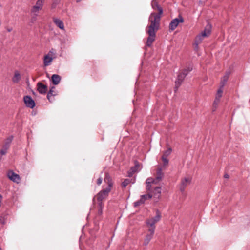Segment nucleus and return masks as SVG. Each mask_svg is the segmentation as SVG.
Wrapping results in <instances>:
<instances>
[{
    "label": "nucleus",
    "instance_id": "4c0bfd02",
    "mask_svg": "<svg viewBox=\"0 0 250 250\" xmlns=\"http://www.w3.org/2000/svg\"><path fill=\"white\" fill-rule=\"evenodd\" d=\"M81 1H82V0H76L77 3L80 2Z\"/></svg>",
    "mask_w": 250,
    "mask_h": 250
},
{
    "label": "nucleus",
    "instance_id": "72a5a7b5",
    "mask_svg": "<svg viewBox=\"0 0 250 250\" xmlns=\"http://www.w3.org/2000/svg\"><path fill=\"white\" fill-rule=\"evenodd\" d=\"M102 182V179L101 178H98V179L97 180V184L100 185L101 184Z\"/></svg>",
    "mask_w": 250,
    "mask_h": 250
},
{
    "label": "nucleus",
    "instance_id": "20e7f679",
    "mask_svg": "<svg viewBox=\"0 0 250 250\" xmlns=\"http://www.w3.org/2000/svg\"><path fill=\"white\" fill-rule=\"evenodd\" d=\"M161 218L160 213L157 211L156 215L154 217H150L146 220V226L148 229V231H155V225Z\"/></svg>",
    "mask_w": 250,
    "mask_h": 250
},
{
    "label": "nucleus",
    "instance_id": "c756f323",
    "mask_svg": "<svg viewBox=\"0 0 250 250\" xmlns=\"http://www.w3.org/2000/svg\"><path fill=\"white\" fill-rule=\"evenodd\" d=\"M130 181L129 179H125L122 183V186L125 188L129 183Z\"/></svg>",
    "mask_w": 250,
    "mask_h": 250
},
{
    "label": "nucleus",
    "instance_id": "6e6552de",
    "mask_svg": "<svg viewBox=\"0 0 250 250\" xmlns=\"http://www.w3.org/2000/svg\"><path fill=\"white\" fill-rule=\"evenodd\" d=\"M152 197V195L150 193H148L146 195H143L141 196V198L139 200L135 202L134 203V207H136L143 204L145 201L147 199H150Z\"/></svg>",
    "mask_w": 250,
    "mask_h": 250
},
{
    "label": "nucleus",
    "instance_id": "4468645a",
    "mask_svg": "<svg viewBox=\"0 0 250 250\" xmlns=\"http://www.w3.org/2000/svg\"><path fill=\"white\" fill-rule=\"evenodd\" d=\"M154 234V231H148V233L146 235L143 242V245L144 246H147L149 244V242L152 238Z\"/></svg>",
    "mask_w": 250,
    "mask_h": 250
},
{
    "label": "nucleus",
    "instance_id": "412c9836",
    "mask_svg": "<svg viewBox=\"0 0 250 250\" xmlns=\"http://www.w3.org/2000/svg\"><path fill=\"white\" fill-rule=\"evenodd\" d=\"M42 8L41 7L34 5L31 9V12L34 16L36 17L38 16L39 12L42 10Z\"/></svg>",
    "mask_w": 250,
    "mask_h": 250
},
{
    "label": "nucleus",
    "instance_id": "f03ea898",
    "mask_svg": "<svg viewBox=\"0 0 250 250\" xmlns=\"http://www.w3.org/2000/svg\"><path fill=\"white\" fill-rule=\"evenodd\" d=\"M163 176L162 169H159L156 173V178H148L146 180V190L148 193L152 195V197L159 199L161 196V188L159 187H155V185L159 182Z\"/></svg>",
    "mask_w": 250,
    "mask_h": 250
},
{
    "label": "nucleus",
    "instance_id": "a878e982",
    "mask_svg": "<svg viewBox=\"0 0 250 250\" xmlns=\"http://www.w3.org/2000/svg\"><path fill=\"white\" fill-rule=\"evenodd\" d=\"M45 1V0H37L35 5L42 8Z\"/></svg>",
    "mask_w": 250,
    "mask_h": 250
},
{
    "label": "nucleus",
    "instance_id": "0eeeda50",
    "mask_svg": "<svg viewBox=\"0 0 250 250\" xmlns=\"http://www.w3.org/2000/svg\"><path fill=\"white\" fill-rule=\"evenodd\" d=\"M152 197V195L150 193H148L146 195H143L141 196V198L139 200L135 202L134 203V207H136L143 204L145 201L147 199H150Z\"/></svg>",
    "mask_w": 250,
    "mask_h": 250
},
{
    "label": "nucleus",
    "instance_id": "a211bd4d",
    "mask_svg": "<svg viewBox=\"0 0 250 250\" xmlns=\"http://www.w3.org/2000/svg\"><path fill=\"white\" fill-rule=\"evenodd\" d=\"M61 78L57 74H53L51 77V80L54 85H57L60 82Z\"/></svg>",
    "mask_w": 250,
    "mask_h": 250
},
{
    "label": "nucleus",
    "instance_id": "9d476101",
    "mask_svg": "<svg viewBox=\"0 0 250 250\" xmlns=\"http://www.w3.org/2000/svg\"><path fill=\"white\" fill-rule=\"evenodd\" d=\"M191 181V178L190 177H185L181 181L180 186V190L183 191L185 190V188L189 185Z\"/></svg>",
    "mask_w": 250,
    "mask_h": 250
},
{
    "label": "nucleus",
    "instance_id": "7c9ffc66",
    "mask_svg": "<svg viewBox=\"0 0 250 250\" xmlns=\"http://www.w3.org/2000/svg\"><path fill=\"white\" fill-rule=\"evenodd\" d=\"M192 70V66H188L186 69H184L183 70V72H184L185 73L188 72V73L189 72H190Z\"/></svg>",
    "mask_w": 250,
    "mask_h": 250
},
{
    "label": "nucleus",
    "instance_id": "b1692460",
    "mask_svg": "<svg viewBox=\"0 0 250 250\" xmlns=\"http://www.w3.org/2000/svg\"><path fill=\"white\" fill-rule=\"evenodd\" d=\"M55 87L52 86L47 93V98L49 101L50 100V98L51 96H55L56 95V92L55 91Z\"/></svg>",
    "mask_w": 250,
    "mask_h": 250
},
{
    "label": "nucleus",
    "instance_id": "4be33fe9",
    "mask_svg": "<svg viewBox=\"0 0 250 250\" xmlns=\"http://www.w3.org/2000/svg\"><path fill=\"white\" fill-rule=\"evenodd\" d=\"M204 39V38L203 37H202L200 34H199L196 37L194 45L195 46L196 48L198 47V45L201 43Z\"/></svg>",
    "mask_w": 250,
    "mask_h": 250
},
{
    "label": "nucleus",
    "instance_id": "bb28decb",
    "mask_svg": "<svg viewBox=\"0 0 250 250\" xmlns=\"http://www.w3.org/2000/svg\"><path fill=\"white\" fill-rule=\"evenodd\" d=\"M171 151L172 149L170 148H168L163 152V155L167 157L171 154Z\"/></svg>",
    "mask_w": 250,
    "mask_h": 250
},
{
    "label": "nucleus",
    "instance_id": "c85d7f7f",
    "mask_svg": "<svg viewBox=\"0 0 250 250\" xmlns=\"http://www.w3.org/2000/svg\"><path fill=\"white\" fill-rule=\"evenodd\" d=\"M220 100L215 99L213 104V106L214 108V110L217 108L219 103H220Z\"/></svg>",
    "mask_w": 250,
    "mask_h": 250
},
{
    "label": "nucleus",
    "instance_id": "1a4fd4ad",
    "mask_svg": "<svg viewBox=\"0 0 250 250\" xmlns=\"http://www.w3.org/2000/svg\"><path fill=\"white\" fill-rule=\"evenodd\" d=\"M23 100L26 106L30 108H33L35 106L34 101L30 96H25L23 98Z\"/></svg>",
    "mask_w": 250,
    "mask_h": 250
},
{
    "label": "nucleus",
    "instance_id": "cd10ccee",
    "mask_svg": "<svg viewBox=\"0 0 250 250\" xmlns=\"http://www.w3.org/2000/svg\"><path fill=\"white\" fill-rule=\"evenodd\" d=\"M8 149V148H5L2 146V148L0 151V156L1 157L2 155H5L7 152Z\"/></svg>",
    "mask_w": 250,
    "mask_h": 250
},
{
    "label": "nucleus",
    "instance_id": "6ab92c4d",
    "mask_svg": "<svg viewBox=\"0 0 250 250\" xmlns=\"http://www.w3.org/2000/svg\"><path fill=\"white\" fill-rule=\"evenodd\" d=\"M53 61V58L48 54L46 55L44 57L43 64L45 66H48Z\"/></svg>",
    "mask_w": 250,
    "mask_h": 250
},
{
    "label": "nucleus",
    "instance_id": "ea45409f",
    "mask_svg": "<svg viewBox=\"0 0 250 250\" xmlns=\"http://www.w3.org/2000/svg\"><path fill=\"white\" fill-rule=\"evenodd\" d=\"M55 0L56 1V2H57V3L58 2L57 1V0Z\"/></svg>",
    "mask_w": 250,
    "mask_h": 250
},
{
    "label": "nucleus",
    "instance_id": "5701e85b",
    "mask_svg": "<svg viewBox=\"0 0 250 250\" xmlns=\"http://www.w3.org/2000/svg\"><path fill=\"white\" fill-rule=\"evenodd\" d=\"M21 79V75L18 71H16L14 76L12 78V81L14 83H18Z\"/></svg>",
    "mask_w": 250,
    "mask_h": 250
},
{
    "label": "nucleus",
    "instance_id": "39448f33",
    "mask_svg": "<svg viewBox=\"0 0 250 250\" xmlns=\"http://www.w3.org/2000/svg\"><path fill=\"white\" fill-rule=\"evenodd\" d=\"M8 178L13 182L17 184L21 181V177L19 174L15 173L13 170H9L7 173Z\"/></svg>",
    "mask_w": 250,
    "mask_h": 250
},
{
    "label": "nucleus",
    "instance_id": "f704fd0d",
    "mask_svg": "<svg viewBox=\"0 0 250 250\" xmlns=\"http://www.w3.org/2000/svg\"><path fill=\"white\" fill-rule=\"evenodd\" d=\"M0 221L2 224L5 223L4 219L2 218L1 217L0 218Z\"/></svg>",
    "mask_w": 250,
    "mask_h": 250
},
{
    "label": "nucleus",
    "instance_id": "58836bf2",
    "mask_svg": "<svg viewBox=\"0 0 250 250\" xmlns=\"http://www.w3.org/2000/svg\"><path fill=\"white\" fill-rule=\"evenodd\" d=\"M92 201H93V202H94V197L92 199Z\"/></svg>",
    "mask_w": 250,
    "mask_h": 250
},
{
    "label": "nucleus",
    "instance_id": "f257e3e1",
    "mask_svg": "<svg viewBox=\"0 0 250 250\" xmlns=\"http://www.w3.org/2000/svg\"><path fill=\"white\" fill-rule=\"evenodd\" d=\"M151 5L154 9H157L159 14L152 13L149 17L150 24L146 29V31L149 35L146 42V45L148 46H151L155 39L156 32L159 28L161 15L163 13L162 9L158 6L157 2L155 0L152 1Z\"/></svg>",
    "mask_w": 250,
    "mask_h": 250
},
{
    "label": "nucleus",
    "instance_id": "2f4dec72",
    "mask_svg": "<svg viewBox=\"0 0 250 250\" xmlns=\"http://www.w3.org/2000/svg\"><path fill=\"white\" fill-rule=\"evenodd\" d=\"M223 91V87H222V85H220V88L217 90V94H219L222 95Z\"/></svg>",
    "mask_w": 250,
    "mask_h": 250
},
{
    "label": "nucleus",
    "instance_id": "2eb2a0df",
    "mask_svg": "<svg viewBox=\"0 0 250 250\" xmlns=\"http://www.w3.org/2000/svg\"><path fill=\"white\" fill-rule=\"evenodd\" d=\"M53 21L54 23L55 24V25L59 27L60 29L64 30V24L61 19L54 17L53 18Z\"/></svg>",
    "mask_w": 250,
    "mask_h": 250
},
{
    "label": "nucleus",
    "instance_id": "a19ab883",
    "mask_svg": "<svg viewBox=\"0 0 250 250\" xmlns=\"http://www.w3.org/2000/svg\"><path fill=\"white\" fill-rule=\"evenodd\" d=\"M0 250H1V248H0Z\"/></svg>",
    "mask_w": 250,
    "mask_h": 250
},
{
    "label": "nucleus",
    "instance_id": "7ed1b4c3",
    "mask_svg": "<svg viewBox=\"0 0 250 250\" xmlns=\"http://www.w3.org/2000/svg\"><path fill=\"white\" fill-rule=\"evenodd\" d=\"M104 181L108 184V187L105 189L101 191L97 195V200L99 202V208L98 213L100 215L102 212L103 204L102 201L104 200L107 196L108 193L111 190L112 186V180L109 175L106 174Z\"/></svg>",
    "mask_w": 250,
    "mask_h": 250
},
{
    "label": "nucleus",
    "instance_id": "f8f14e48",
    "mask_svg": "<svg viewBox=\"0 0 250 250\" xmlns=\"http://www.w3.org/2000/svg\"><path fill=\"white\" fill-rule=\"evenodd\" d=\"M187 74H188V72L185 73L183 71L181 73H180L178 75V77L175 81V86L177 88L181 84L183 80H184V78L186 77V76Z\"/></svg>",
    "mask_w": 250,
    "mask_h": 250
},
{
    "label": "nucleus",
    "instance_id": "393cba45",
    "mask_svg": "<svg viewBox=\"0 0 250 250\" xmlns=\"http://www.w3.org/2000/svg\"><path fill=\"white\" fill-rule=\"evenodd\" d=\"M229 75V72H227L226 74L223 77L221 80L220 85L222 87H224L226 83L227 82Z\"/></svg>",
    "mask_w": 250,
    "mask_h": 250
},
{
    "label": "nucleus",
    "instance_id": "e433bc0d",
    "mask_svg": "<svg viewBox=\"0 0 250 250\" xmlns=\"http://www.w3.org/2000/svg\"><path fill=\"white\" fill-rule=\"evenodd\" d=\"M7 30L8 32H10L12 30V28H8Z\"/></svg>",
    "mask_w": 250,
    "mask_h": 250
},
{
    "label": "nucleus",
    "instance_id": "aec40b11",
    "mask_svg": "<svg viewBox=\"0 0 250 250\" xmlns=\"http://www.w3.org/2000/svg\"><path fill=\"white\" fill-rule=\"evenodd\" d=\"M13 139V136H10L7 138H6L4 141V143L3 145V146L4 147L9 149L10 146V144Z\"/></svg>",
    "mask_w": 250,
    "mask_h": 250
},
{
    "label": "nucleus",
    "instance_id": "ddd939ff",
    "mask_svg": "<svg viewBox=\"0 0 250 250\" xmlns=\"http://www.w3.org/2000/svg\"><path fill=\"white\" fill-rule=\"evenodd\" d=\"M37 90L38 92L42 94H45L46 93L47 91V86L43 84L41 82H39L37 83Z\"/></svg>",
    "mask_w": 250,
    "mask_h": 250
},
{
    "label": "nucleus",
    "instance_id": "f3484780",
    "mask_svg": "<svg viewBox=\"0 0 250 250\" xmlns=\"http://www.w3.org/2000/svg\"><path fill=\"white\" fill-rule=\"evenodd\" d=\"M140 169V166L139 163H136L135 164V166L133 167H132L130 171L128 172V176L131 177L133 175L134 173H135L136 171H139Z\"/></svg>",
    "mask_w": 250,
    "mask_h": 250
},
{
    "label": "nucleus",
    "instance_id": "c9c22d12",
    "mask_svg": "<svg viewBox=\"0 0 250 250\" xmlns=\"http://www.w3.org/2000/svg\"><path fill=\"white\" fill-rule=\"evenodd\" d=\"M224 177H225V178H229V175H228V174H225V175H224Z\"/></svg>",
    "mask_w": 250,
    "mask_h": 250
},
{
    "label": "nucleus",
    "instance_id": "473e14b6",
    "mask_svg": "<svg viewBox=\"0 0 250 250\" xmlns=\"http://www.w3.org/2000/svg\"><path fill=\"white\" fill-rule=\"evenodd\" d=\"M222 95L216 93L215 99L220 100V99L222 97Z\"/></svg>",
    "mask_w": 250,
    "mask_h": 250
},
{
    "label": "nucleus",
    "instance_id": "dca6fc26",
    "mask_svg": "<svg viewBox=\"0 0 250 250\" xmlns=\"http://www.w3.org/2000/svg\"><path fill=\"white\" fill-rule=\"evenodd\" d=\"M161 160H162V164H161V167H158L157 170L159 169H161L162 170L163 169H165L168 165L169 160L167 159V157L162 155V156L161 157Z\"/></svg>",
    "mask_w": 250,
    "mask_h": 250
},
{
    "label": "nucleus",
    "instance_id": "9b49d317",
    "mask_svg": "<svg viewBox=\"0 0 250 250\" xmlns=\"http://www.w3.org/2000/svg\"><path fill=\"white\" fill-rule=\"evenodd\" d=\"M211 25L210 24H208L206 26L204 31L200 33L202 37L204 38L208 37L211 33Z\"/></svg>",
    "mask_w": 250,
    "mask_h": 250
},
{
    "label": "nucleus",
    "instance_id": "423d86ee",
    "mask_svg": "<svg viewBox=\"0 0 250 250\" xmlns=\"http://www.w3.org/2000/svg\"><path fill=\"white\" fill-rule=\"evenodd\" d=\"M183 21V19L181 16H179L178 18L173 19L169 24V29L172 31L174 30L180 23H182Z\"/></svg>",
    "mask_w": 250,
    "mask_h": 250
}]
</instances>
